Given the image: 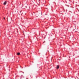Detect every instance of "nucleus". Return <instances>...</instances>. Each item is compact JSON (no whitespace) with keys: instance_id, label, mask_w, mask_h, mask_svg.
<instances>
[{"instance_id":"1","label":"nucleus","mask_w":79,"mask_h":79,"mask_svg":"<svg viewBox=\"0 0 79 79\" xmlns=\"http://www.w3.org/2000/svg\"><path fill=\"white\" fill-rule=\"evenodd\" d=\"M59 68H60V66L59 65H57L56 67V69H59Z\"/></svg>"},{"instance_id":"2","label":"nucleus","mask_w":79,"mask_h":79,"mask_svg":"<svg viewBox=\"0 0 79 79\" xmlns=\"http://www.w3.org/2000/svg\"><path fill=\"white\" fill-rule=\"evenodd\" d=\"M4 5H6V2L5 1L3 3Z\"/></svg>"},{"instance_id":"3","label":"nucleus","mask_w":79,"mask_h":79,"mask_svg":"<svg viewBox=\"0 0 79 79\" xmlns=\"http://www.w3.org/2000/svg\"><path fill=\"white\" fill-rule=\"evenodd\" d=\"M17 55H20V53H19V52L17 53Z\"/></svg>"},{"instance_id":"4","label":"nucleus","mask_w":79,"mask_h":79,"mask_svg":"<svg viewBox=\"0 0 79 79\" xmlns=\"http://www.w3.org/2000/svg\"><path fill=\"white\" fill-rule=\"evenodd\" d=\"M4 19H5V17L4 18Z\"/></svg>"}]
</instances>
